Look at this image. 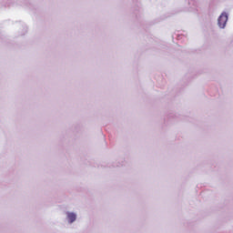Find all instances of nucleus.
Returning a JSON list of instances; mask_svg holds the SVG:
<instances>
[{
	"mask_svg": "<svg viewBox=\"0 0 233 233\" xmlns=\"http://www.w3.org/2000/svg\"><path fill=\"white\" fill-rule=\"evenodd\" d=\"M77 218L78 215L76 211L67 210L65 212V221L68 226L74 225V223L77 221Z\"/></svg>",
	"mask_w": 233,
	"mask_h": 233,
	"instance_id": "nucleus-1",
	"label": "nucleus"
},
{
	"mask_svg": "<svg viewBox=\"0 0 233 233\" xmlns=\"http://www.w3.org/2000/svg\"><path fill=\"white\" fill-rule=\"evenodd\" d=\"M227 21H228V15L226 12H224L218 18V25L220 28L224 29L225 26H227Z\"/></svg>",
	"mask_w": 233,
	"mask_h": 233,
	"instance_id": "nucleus-2",
	"label": "nucleus"
},
{
	"mask_svg": "<svg viewBox=\"0 0 233 233\" xmlns=\"http://www.w3.org/2000/svg\"><path fill=\"white\" fill-rule=\"evenodd\" d=\"M16 30L20 35H25L28 33V26L23 23H18L15 25Z\"/></svg>",
	"mask_w": 233,
	"mask_h": 233,
	"instance_id": "nucleus-3",
	"label": "nucleus"
}]
</instances>
